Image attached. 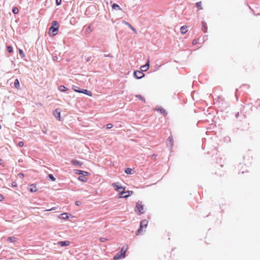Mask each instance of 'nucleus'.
Returning <instances> with one entry per match:
<instances>
[{"label": "nucleus", "instance_id": "nucleus-33", "mask_svg": "<svg viewBox=\"0 0 260 260\" xmlns=\"http://www.w3.org/2000/svg\"><path fill=\"white\" fill-rule=\"evenodd\" d=\"M157 111H160L161 113L165 114L166 111L164 109H156Z\"/></svg>", "mask_w": 260, "mask_h": 260}, {"label": "nucleus", "instance_id": "nucleus-38", "mask_svg": "<svg viewBox=\"0 0 260 260\" xmlns=\"http://www.w3.org/2000/svg\"><path fill=\"white\" fill-rule=\"evenodd\" d=\"M18 176H19L21 178H22L24 177V174L22 173H19L18 175Z\"/></svg>", "mask_w": 260, "mask_h": 260}, {"label": "nucleus", "instance_id": "nucleus-8", "mask_svg": "<svg viewBox=\"0 0 260 260\" xmlns=\"http://www.w3.org/2000/svg\"><path fill=\"white\" fill-rule=\"evenodd\" d=\"M74 90L76 92H79V93H83L86 95H88L90 96H91L92 95V92L87 89H82V90H76L75 89H74Z\"/></svg>", "mask_w": 260, "mask_h": 260}, {"label": "nucleus", "instance_id": "nucleus-18", "mask_svg": "<svg viewBox=\"0 0 260 260\" xmlns=\"http://www.w3.org/2000/svg\"><path fill=\"white\" fill-rule=\"evenodd\" d=\"M86 176L83 175V176H81L78 177V180L83 182H86L87 181V179Z\"/></svg>", "mask_w": 260, "mask_h": 260}, {"label": "nucleus", "instance_id": "nucleus-41", "mask_svg": "<svg viewBox=\"0 0 260 260\" xmlns=\"http://www.w3.org/2000/svg\"><path fill=\"white\" fill-rule=\"evenodd\" d=\"M56 209V207H53V208H51V209H47V210H46V211H49L54 210H55Z\"/></svg>", "mask_w": 260, "mask_h": 260}, {"label": "nucleus", "instance_id": "nucleus-4", "mask_svg": "<svg viewBox=\"0 0 260 260\" xmlns=\"http://www.w3.org/2000/svg\"><path fill=\"white\" fill-rule=\"evenodd\" d=\"M148 221L146 219L142 220L140 222V225L139 229L137 231V233L136 234L137 235L140 234L141 232L143 231V228H146L148 225Z\"/></svg>", "mask_w": 260, "mask_h": 260}, {"label": "nucleus", "instance_id": "nucleus-10", "mask_svg": "<svg viewBox=\"0 0 260 260\" xmlns=\"http://www.w3.org/2000/svg\"><path fill=\"white\" fill-rule=\"evenodd\" d=\"M149 67V61L148 60L146 64L141 67V70L142 72H145L147 71Z\"/></svg>", "mask_w": 260, "mask_h": 260}, {"label": "nucleus", "instance_id": "nucleus-31", "mask_svg": "<svg viewBox=\"0 0 260 260\" xmlns=\"http://www.w3.org/2000/svg\"><path fill=\"white\" fill-rule=\"evenodd\" d=\"M123 23L124 24L126 25H127L128 27H129V28H131V27L132 26V25L130 23H129L128 22H126V21H123Z\"/></svg>", "mask_w": 260, "mask_h": 260}, {"label": "nucleus", "instance_id": "nucleus-13", "mask_svg": "<svg viewBox=\"0 0 260 260\" xmlns=\"http://www.w3.org/2000/svg\"><path fill=\"white\" fill-rule=\"evenodd\" d=\"M29 190L31 192H35L37 191V188L35 184H32L29 186Z\"/></svg>", "mask_w": 260, "mask_h": 260}, {"label": "nucleus", "instance_id": "nucleus-5", "mask_svg": "<svg viewBox=\"0 0 260 260\" xmlns=\"http://www.w3.org/2000/svg\"><path fill=\"white\" fill-rule=\"evenodd\" d=\"M130 192L132 193L133 192L130 191H125V188L123 189L121 191H120V198H126L130 196Z\"/></svg>", "mask_w": 260, "mask_h": 260}, {"label": "nucleus", "instance_id": "nucleus-12", "mask_svg": "<svg viewBox=\"0 0 260 260\" xmlns=\"http://www.w3.org/2000/svg\"><path fill=\"white\" fill-rule=\"evenodd\" d=\"M70 244V242L69 241H60L58 242V245L60 246L64 247L69 246Z\"/></svg>", "mask_w": 260, "mask_h": 260}, {"label": "nucleus", "instance_id": "nucleus-34", "mask_svg": "<svg viewBox=\"0 0 260 260\" xmlns=\"http://www.w3.org/2000/svg\"><path fill=\"white\" fill-rule=\"evenodd\" d=\"M61 0H56V4L57 6H59L61 4Z\"/></svg>", "mask_w": 260, "mask_h": 260}, {"label": "nucleus", "instance_id": "nucleus-23", "mask_svg": "<svg viewBox=\"0 0 260 260\" xmlns=\"http://www.w3.org/2000/svg\"><path fill=\"white\" fill-rule=\"evenodd\" d=\"M125 173L127 174H133V169L129 168H127L125 170Z\"/></svg>", "mask_w": 260, "mask_h": 260}, {"label": "nucleus", "instance_id": "nucleus-2", "mask_svg": "<svg viewBox=\"0 0 260 260\" xmlns=\"http://www.w3.org/2000/svg\"><path fill=\"white\" fill-rule=\"evenodd\" d=\"M126 248H124L122 247L119 252L117 253L115 256L114 257V260H118L121 258H124L125 255V252L126 251Z\"/></svg>", "mask_w": 260, "mask_h": 260}, {"label": "nucleus", "instance_id": "nucleus-32", "mask_svg": "<svg viewBox=\"0 0 260 260\" xmlns=\"http://www.w3.org/2000/svg\"><path fill=\"white\" fill-rule=\"evenodd\" d=\"M107 240V239L106 238H104V237H102L100 239V241L101 242H104L105 241H106Z\"/></svg>", "mask_w": 260, "mask_h": 260}, {"label": "nucleus", "instance_id": "nucleus-9", "mask_svg": "<svg viewBox=\"0 0 260 260\" xmlns=\"http://www.w3.org/2000/svg\"><path fill=\"white\" fill-rule=\"evenodd\" d=\"M112 186L114 188L115 190L120 193V191H121L123 189H124V187L122 186H119L117 183H114L112 184Z\"/></svg>", "mask_w": 260, "mask_h": 260}, {"label": "nucleus", "instance_id": "nucleus-40", "mask_svg": "<svg viewBox=\"0 0 260 260\" xmlns=\"http://www.w3.org/2000/svg\"><path fill=\"white\" fill-rule=\"evenodd\" d=\"M133 31H134L136 34H137V31L136 29L133 27V26L130 28Z\"/></svg>", "mask_w": 260, "mask_h": 260}, {"label": "nucleus", "instance_id": "nucleus-1", "mask_svg": "<svg viewBox=\"0 0 260 260\" xmlns=\"http://www.w3.org/2000/svg\"><path fill=\"white\" fill-rule=\"evenodd\" d=\"M137 215L143 214L145 213L146 207L145 204L141 201H138L136 203V206L134 209Z\"/></svg>", "mask_w": 260, "mask_h": 260}, {"label": "nucleus", "instance_id": "nucleus-24", "mask_svg": "<svg viewBox=\"0 0 260 260\" xmlns=\"http://www.w3.org/2000/svg\"><path fill=\"white\" fill-rule=\"evenodd\" d=\"M59 89L60 91L64 92L68 90V88L64 86L61 85L59 86Z\"/></svg>", "mask_w": 260, "mask_h": 260}, {"label": "nucleus", "instance_id": "nucleus-27", "mask_svg": "<svg viewBox=\"0 0 260 260\" xmlns=\"http://www.w3.org/2000/svg\"><path fill=\"white\" fill-rule=\"evenodd\" d=\"M7 51L10 53L13 52V48L11 46H8L7 47Z\"/></svg>", "mask_w": 260, "mask_h": 260}, {"label": "nucleus", "instance_id": "nucleus-17", "mask_svg": "<svg viewBox=\"0 0 260 260\" xmlns=\"http://www.w3.org/2000/svg\"><path fill=\"white\" fill-rule=\"evenodd\" d=\"M17 238L15 237H8V241L11 243L15 242L17 241Z\"/></svg>", "mask_w": 260, "mask_h": 260}, {"label": "nucleus", "instance_id": "nucleus-20", "mask_svg": "<svg viewBox=\"0 0 260 260\" xmlns=\"http://www.w3.org/2000/svg\"><path fill=\"white\" fill-rule=\"evenodd\" d=\"M112 8L113 9H114V10H121V9L119 7V6L116 4H113L112 6Z\"/></svg>", "mask_w": 260, "mask_h": 260}, {"label": "nucleus", "instance_id": "nucleus-3", "mask_svg": "<svg viewBox=\"0 0 260 260\" xmlns=\"http://www.w3.org/2000/svg\"><path fill=\"white\" fill-rule=\"evenodd\" d=\"M58 28L59 25L58 22L56 21H53L52 25L50 28L49 30L52 32L53 36H55L56 35V31L58 30Z\"/></svg>", "mask_w": 260, "mask_h": 260}, {"label": "nucleus", "instance_id": "nucleus-15", "mask_svg": "<svg viewBox=\"0 0 260 260\" xmlns=\"http://www.w3.org/2000/svg\"><path fill=\"white\" fill-rule=\"evenodd\" d=\"M72 164H73L75 166H81L83 165V163L78 161L77 160L73 159L71 160Z\"/></svg>", "mask_w": 260, "mask_h": 260}, {"label": "nucleus", "instance_id": "nucleus-25", "mask_svg": "<svg viewBox=\"0 0 260 260\" xmlns=\"http://www.w3.org/2000/svg\"><path fill=\"white\" fill-rule=\"evenodd\" d=\"M136 97L142 101L144 102H145V99L142 97L141 95H136Z\"/></svg>", "mask_w": 260, "mask_h": 260}, {"label": "nucleus", "instance_id": "nucleus-21", "mask_svg": "<svg viewBox=\"0 0 260 260\" xmlns=\"http://www.w3.org/2000/svg\"><path fill=\"white\" fill-rule=\"evenodd\" d=\"M202 3L201 2H197L196 4V7H197V8L199 9V10H202L203 9V8L202 7Z\"/></svg>", "mask_w": 260, "mask_h": 260}, {"label": "nucleus", "instance_id": "nucleus-35", "mask_svg": "<svg viewBox=\"0 0 260 260\" xmlns=\"http://www.w3.org/2000/svg\"><path fill=\"white\" fill-rule=\"evenodd\" d=\"M18 145L20 147H23L24 146V143L22 141H20L18 143Z\"/></svg>", "mask_w": 260, "mask_h": 260}, {"label": "nucleus", "instance_id": "nucleus-19", "mask_svg": "<svg viewBox=\"0 0 260 260\" xmlns=\"http://www.w3.org/2000/svg\"><path fill=\"white\" fill-rule=\"evenodd\" d=\"M173 142H174V140H173V138L172 137H169L168 139V145H170L171 146H173Z\"/></svg>", "mask_w": 260, "mask_h": 260}, {"label": "nucleus", "instance_id": "nucleus-30", "mask_svg": "<svg viewBox=\"0 0 260 260\" xmlns=\"http://www.w3.org/2000/svg\"><path fill=\"white\" fill-rule=\"evenodd\" d=\"M113 124L111 123H109L106 125V127L107 129H110L113 127Z\"/></svg>", "mask_w": 260, "mask_h": 260}, {"label": "nucleus", "instance_id": "nucleus-16", "mask_svg": "<svg viewBox=\"0 0 260 260\" xmlns=\"http://www.w3.org/2000/svg\"><path fill=\"white\" fill-rule=\"evenodd\" d=\"M187 31V26H182L180 28V32L182 34L184 35Z\"/></svg>", "mask_w": 260, "mask_h": 260}, {"label": "nucleus", "instance_id": "nucleus-37", "mask_svg": "<svg viewBox=\"0 0 260 260\" xmlns=\"http://www.w3.org/2000/svg\"><path fill=\"white\" fill-rule=\"evenodd\" d=\"M12 185L13 187H16V186H17V184L16 182H13L12 183Z\"/></svg>", "mask_w": 260, "mask_h": 260}, {"label": "nucleus", "instance_id": "nucleus-36", "mask_svg": "<svg viewBox=\"0 0 260 260\" xmlns=\"http://www.w3.org/2000/svg\"><path fill=\"white\" fill-rule=\"evenodd\" d=\"M75 204L77 205V206H79L81 204V202L80 201H77L75 202Z\"/></svg>", "mask_w": 260, "mask_h": 260}, {"label": "nucleus", "instance_id": "nucleus-22", "mask_svg": "<svg viewBox=\"0 0 260 260\" xmlns=\"http://www.w3.org/2000/svg\"><path fill=\"white\" fill-rule=\"evenodd\" d=\"M14 86L17 89H19L20 88L19 81L18 79H16L15 80Z\"/></svg>", "mask_w": 260, "mask_h": 260}, {"label": "nucleus", "instance_id": "nucleus-6", "mask_svg": "<svg viewBox=\"0 0 260 260\" xmlns=\"http://www.w3.org/2000/svg\"><path fill=\"white\" fill-rule=\"evenodd\" d=\"M53 115L59 121L61 120L60 110L59 109H56L53 112Z\"/></svg>", "mask_w": 260, "mask_h": 260}, {"label": "nucleus", "instance_id": "nucleus-26", "mask_svg": "<svg viewBox=\"0 0 260 260\" xmlns=\"http://www.w3.org/2000/svg\"><path fill=\"white\" fill-rule=\"evenodd\" d=\"M14 14H17L19 12L18 9L16 7H14L12 10Z\"/></svg>", "mask_w": 260, "mask_h": 260}, {"label": "nucleus", "instance_id": "nucleus-28", "mask_svg": "<svg viewBox=\"0 0 260 260\" xmlns=\"http://www.w3.org/2000/svg\"><path fill=\"white\" fill-rule=\"evenodd\" d=\"M48 177L53 181H55L56 180L55 178L54 177L52 174H49Z\"/></svg>", "mask_w": 260, "mask_h": 260}, {"label": "nucleus", "instance_id": "nucleus-29", "mask_svg": "<svg viewBox=\"0 0 260 260\" xmlns=\"http://www.w3.org/2000/svg\"><path fill=\"white\" fill-rule=\"evenodd\" d=\"M19 54L22 56V57H24L25 56V54H24L23 51L22 50L19 49Z\"/></svg>", "mask_w": 260, "mask_h": 260}, {"label": "nucleus", "instance_id": "nucleus-11", "mask_svg": "<svg viewBox=\"0 0 260 260\" xmlns=\"http://www.w3.org/2000/svg\"><path fill=\"white\" fill-rule=\"evenodd\" d=\"M75 172L76 174H78V175H84L85 176H88L89 173L87 172H84V171H81V170H75Z\"/></svg>", "mask_w": 260, "mask_h": 260}, {"label": "nucleus", "instance_id": "nucleus-7", "mask_svg": "<svg viewBox=\"0 0 260 260\" xmlns=\"http://www.w3.org/2000/svg\"><path fill=\"white\" fill-rule=\"evenodd\" d=\"M134 75V76L137 79H141L142 77H143L145 75L143 73V72H142L141 71H135Z\"/></svg>", "mask_w": 260, "mask_h": 260}, {"label": "nucleus", "instance_id": "nucleus-14", "mask_svg": "<svg viewBox=\"0 0 260 260\" xmlns=\"http://www.w3.org/2000/svg\"><path fill=\"white\" fill-rule=\"evenodd\" d=\"M58 217L59 218L62 219H67L69 218V216L68 213H64L60 214Z\"/></svg>", "mask_w": 260, "mask_h": 260}, {"label": "nucleus", "instance_id": "nucleus-39", "mask_svg": "<svg viewBox=\"0 0 260 260\" xmlns=\"http://www.w3.org/2000/svg\"><path fill=\"white\" fill-rule=\"evenodd\" d=\"M197 43H198V40H193L192 41V44L193 45H196Z\"/></svg>", "mask_w": 260, "mask_h": 260}]
</instances>
